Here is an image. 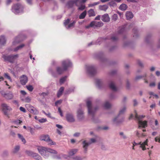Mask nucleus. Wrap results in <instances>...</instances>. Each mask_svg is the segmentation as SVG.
<instances>
[{"label":"nucleus","instance_id":"51","mask_svg":"<svg viewBox=\"0 0 160 160\" xmlns=\"http://www.w3.org/2000/svg\"><path fill=\"white\" fill-rule=\"evenodd\" d=\"M9 49L10 51H13L14 52H16L19 49H20V48H19V46H18L16 47L15 48H14L13 49H11L10 48H9Z\"/></svg>","mask_w":160,"mask_h":160},{"label":"nucleus","instance_id":"58","mask_svg":"<svg viewBox=\"0 0 160 160\" xmlns=\"http://www.w3.org/2000/svg\"><path fill=\"white\" fill-rule=\"evenodd\" d=\"M38 121L40 123H43L46 122L47 121V120L46 118H42L39 119Z\"/></svg>","mask_w":160,"mask_h":160},{"label":"nucleus","instance_id":"39","mask_svg":"<svg viewBox=\"0 0 160 160\" xmlns=\"http://www.w3.org/2000/svg\"><path fill=\"white\" fill-rule=\"evenodd\" d=\"M52 157L53 158L57 159H60L62 158L61 154H60L59 155H55L52 156Z\"/></svg>","mask_w":160,"mask_h":160},{"label":"nucleus","instance_id":"33","mask_svg":"<svg viewBox=\"0 0 160 160\" xmlns=\"http://www.w3.org/2000/svg\"><path fill=\"white\" fill-rule=\"evenodd\" d=\"M108 8V6L107 5H104L99 6V9L101 10L106 11Z\"/></svg>","mask_w":160,"mask_h":160},{"label":"nucleus","instance_id":"11","mask_svg":"<svg viewBox=\"0 0 160 160\" xmlns=\"http://www.w3.org/2000/svg\"><path fill=\"white\" fill-rule=\"evenodd\" d=\"M96 141V139L94 138H92L90 139V142L87 140H84L83 142V147L85 152L87 151V148L88 147L91 143L95 142Z\"/></svg>","mask_w":160,"mask_h":160},{"label":"nucleus","instance_id":"61","mask_svg":"<svg viewBox=\"0 0 160 160\" xmlns=\"http://www.w3.org/2000/svg\"><path fill=\"white\" fill-rule=\"evenodd\" d=\"M28 105L29 106V107L28 109V110L30 112L32 111V110H33V108H34V107L29 105Z\"/></svg>","mask_w":160,"mask_h":160},{"label":"nucleus","instance_id":"34","mask_svg":"<svg viewBox=\"0 0 160 160\" xmlns=\"http://www.w3.org/2000/svg\"><path fill=\"white\" fill-rule=\"evenodd\" d=\"M106 38H100L97 41L96 43L97 44H100L102 42L104 41Z\"/></svg>","mask_w":160,"mask_h":160},{"label":"nucleus","instance_id":"46","mask_svg":"<svg viewBox=\"0 0 160 160\" xmlns=\"http://www.w3.org/2000/svg\"><path fill=\"white\" fill-rule=\"evenodd\" d=\"M28 130L32 134H33L34 133V131L33 128L30 127L28 126L27 127Z\"/></svg>","mask_w":160,"mask_h":160},{"label":"nucleus","instance_id":"4","mask_svg":"<svg viewBox=\"0 0 160 160\" xmlns=\"http://www.w3.org/2000/svg\"><path fill=\"white\" fill-rule=\"evenodd\" d=\"M135 118L138 120V124L139 128L142 127L145 128L147 127V122L146 121H142V118L145 117V115L138 116L137 113L135 112Z\"/></svg>","mask_w":160,"mask_h":160},{"label":"nucleus","instance_id":"28","mask_svg":"<svg viewBox=\"0 0 160 160\" xmlns=\"http://www.w3.org/2000/svg\"><path fill=\"white\" fill-rule=\"evenodd\" d=\"M64 90V88L63 87H62L60 88L57 93L58 97H60L62 95V93L63 92Z\"/></svg>","mask_w":160,"mask_h":160},{"label":"nucleus","instance_id":"25","mask_svg":"<svg viewBox=\"0 0 160 160\" xmlns=\"http://www.w3.org/2000/svg\"><path fill=\"white\" fill-rule=\"evenodd\" d=\"M109 87L113 91H116L117 88H116L114 83L112 82H111L109 84Z\"/></svg>","mask_w":160,"mask_h":160},{"label":"nucleus","instance_id":"38","mask_svg":"<svg viewBox=\"0 0 160 160\" xmlns=\"http://www.w3.org/2000/svg\"><path fill=\"white\" fill-rule=\"evenodd\" d=\"M33 157H34L35 159L37 160H42L41 157L39 156L37 153H35L33 155Z\"/></svg>","mask_w":160,"mask_h":160},{"label":"nucleus","instance_id":"7","mask_svg":"<svg viewBox=\"0 0 160 160\" xmlns=\"http://www.w3.org/2000/svg\"><path fill=\"white\" fill-rule=\"evenodd\" d=\"M40 139L41 140L45 141L48 143L49 144L51 145H55L56 143L53 142L51 140L48 135H41L40 137Z\"/></svg>","mask_w":160,"mask_h":160},{"label":"nucleus","instance_id":"19","mask_svg":"<svg viewBox=\"0 0 160 160\" xmlns=\"http://www.w3.org/2000/svg\"><path fill=\"white\" fill-rule=\"evenodd\" d=\"M102 20L104 22H108L110 21V18L108 14H105L102 15L101 18Z\"/></svg>","mask_w":160,"mask_h":160},{"label":"nucleus","instance_id":"42","mask_svg":"<svg viewBox=\"0 0 160 160\" xmlns=\"http://www.w3.org/2000/svg\"><path fill=\"white\" fill-rule=\"evenodd\" d=\"M82 3L79 4V3H78V6L79 7L78 9L79 10H83L85 9V6L83 5H82Z\"/></svg>","mask_w":160,"mask_h":160},{"label":"nucleus","instance_id":"20","mask_svg":"<svg viewBox=\"0 0 160 160\" xmlns=\"http://www.w3.org/2000/svg\"><path fill=\"white\" fill-rule=\"evenodd\" d=\"M78 150L76 149H71L68 152L69 156H72L75 155L77 152Z\"/></svg>","mask_w":160,"mask_h":160},{"label":"nucleus","instance_id":"52","mask_svg":"<svg viewBox=\"0 0 160 160\" xmlns=\"http://www.w3.org/2000/svg\"><path fill=\"white\" fill-rule=\"evenodd\" d=\"M74 88H69L68 90H67L66 91V94H69L72 92H73L74 91Z\"/></svg>","mask_w":160,"mask_h":160},{"label":"nucleus","instance_id":"23","mask_svg":"<svg viewBox=\"0 0 160 160\" xmlns=\"http://www.w3.org/2000/svg\"><path fill=\"white\" fill-rule=\"evenodd\" d=\"M21 99L22 101L26 102L29 103L31 101V99L28 97L24 98L23 96H21Z\"/></svg>","mask_w":160,"mask_h":160},{"label":"nucleus","instance_id":"16","mask_svg":"<svg viewBox=\"0 0 160 160\" xmlns=\"http://www.w3.org/2000/svg\"><path fill=\"white\" fill-rule=\"evenodd\" d=\"M66 118L67 121L69 122H72L75 121L73 116L71 113H67L66 115Z\"/></svg>","mask_w":160,"mask_h":160},{"label":"nucleus","instance_id":"57","mask_svg":"<svg viewBox=\"0 0 160 160\" xmlns=\"http://www.w3.org/2000/svg\"><path fill=\"white\" fill-rule=\"evenodd\" d=\"M62 101V100H59L57 101L55 103V105L56 106H58V105L61 104Z\"/></svg>","mask_w":160,"mask_h":160},{"label":"nucleus","instance_id":"36","mask_svg":"<svg viewBox=\"0 0 160 160\" xmlns=\"http://www.w3.org/2000/svg\"><path fill=\"white\" fill-rule=\"evenodd\" d=\"M104 107L105 109H109L111 107V105L107 101L105 102Z\"/></svg>","mask_w":160,"mask_h":160},{"label":"nucleus","instance_id":"9","mask_svg":"<svg viewBox=\"0 0 160 160\" xmlns=\"http://www.w3.org/2000/svg\"><path fill=\"white\" fill-rule=\"evenodd\" d=\"M24 36L23 35H19L13 40L12 42V46H15L20 42L23 40Z\"/></svg>","mask_w":160,"mask_h":160},{"label":"nucleus","instance_id":"5","mask_svg":"<svg viewBox=\"0 0 160 160\" xmlns=\"http://www.w3.org/2000/svg\"><path fill=\"white\" fill-rule=\"evenodd\" d=\"M87 73L90 76H92L96 73V69L94 65H90L86 66Z\"/></svg>","mask_w":160,"mask_h":160},{"label":"nucleus","instance_id":"13","mask_svg":"<svg viewBox=\"0 0 160 160\" xmlns=\"http://www.w3.org/2000/svg\"><path fill=\"white\" fill-rule=\"evenodd\" d=\"M2 109L4 114L7 116H8V111H10L12 110V108L8 106L6 104L3 103L1 104Z\"/></svg>","mask_w":160,"mask_h":160},{"label":"nucleus","instance_id":"56","mask_svg":"<svg viewBox=\"0 0 160 160\" xmlns=\"http://www.w3.org/2000/svg\"><path fill=\"white\" fill-rule=\"evenodd\" d=\"M27 153L29 156H31L32 157H33V155L35 153H34L33 152L30 151H26Z\"/></svg>","mask_w":160,"mask_h":160},{"label":"nucleus","instance_id":"31","mask_svg":"<svg viewBox=\"0 0 160 160\" xmlns=\"http://www.w3.org/2000/svg\"><path fill=\"white\" fill-rule=\"evenodd\" d=\"M127 8V5L126 4L124 3L122 4L119 7V9L122 11L125 10Z\"/></svg>","mask_w":160,"mask_h":160},{"label":"nucleus","instance_id":"26","mask_svg":"<svg viewBox=\"0 0 160 160\" xmlns=\"http://www.w3.org/2000/svg\"><path fill=\"white\" fill-rule=\"evenodd\" d=\"M74 4H76V1H69L67 3L66 6L68 8H72Z\"/></svg>","mask_w":160,"mask_h":160},{"label":"nucleus","instance_id":"2","mask_svg":"<svg viewBox=\"0 0 160 160\" xmlns=\"http://www.w3.org/2000/svg\"><path fill=\"white\" fill-rule=\"evenodd\" d=\"M86 105L88 114L90 115L93 116L96 111L98 109V107L92 105L90 100L87 101Z\"/></svg>","mask_w":160,"mask_h":160},{"label":"nucleus","instance_id":"1","mask_svg":"<svg viewBox=\"0 0 160 160\" xmlns=\"http://www.w3.org/2000/svg\"><path fill=\"white\" fill-rule=\"evenodd\" d=\"M37 149L39 153L45 158L48 157L49 156V152L56 154L57 153V151L45 147H38Z\"/></svg>","mask_w":160,"mask_h":160},{"label":"nucleus","instance_id":"54","mask_svg":"<svg viewBox=\"0 0 160 160\" xmlns=\"http://www.w3.org/2000/svg\"><path fill=\"white\" fill-rule=\"evenodd\" d=\"M26 87L27 89L30 91H32L33 90V88L32 85L27 86Z\"/></svg>","mask_w":160,"mask_h":160},{"label":"nucleus","instance_id":"18","mask_svg":"<svg viewBox=\"0 0 160 160\" xmlns=\"http://www.w3.org/2000/svg\"><path fill=\"white\" fill-rule=\"evenodd\" d=\"M77 117L80 120H82L84 117L83 111L81 109H78L77 111Z\"/></svg>","mask_w":160,"mask_h":160},{"label":"nucleus","instance_id":"14","mask_svg":"<svg viewBox=\"0 0 160 160\" xmlns=\"http://www.w3.org/2000/svg\"><path fill=\"white\" fill-rule=\"evenodd\" d=\"M103 23L101 21L97 22L95 21L92 22L87 27L88 28L89 27H100L103 25Z\"/></svg>","mask_w":160,"mask_h":160},{"label":"nucleus","instance_id":"24","mask_svg":"<svg viewBox=\"0 0 160 160\" xmlns=\"http://www.w3.org/2000/svg\"><path fill=\"white\" fill-rule=\"evenodd\" d=\"M126 16L127 19L128 20H129L133 17V15L132 12L128 11L126 12Z\"/></svg>","mask_w":160,"mask_h":160},{"label":"nucleus","instance_id":"41","mask_svg":"<svg viewBox=\"0 0 160 160\" xmlns=\"http://www.w3.org/2000/svg\"><path fill=\"white\" fill-rule=\"evenodd\" d=\"M102 81L101 80L97 79L96 80V84L97 86L99 88L101 86Z\"/></svg>","mask_w":160,"mask_h":160},{"label":"nucleus","instance_id":"3","mask_svg":"<svg viewBox=\"0 0 160 160\" xmlns=\"http://www.w3.org/2000/svg\"><path fill=\"white\" fill-rule=\"evenodd\" d=\"M24 7L20 3H17L13 5L12 8V11L16 14H20L24 12Z\"/></svg>","mask_w":160,"mask_h":160},{"label":"nucleus","instance_id":"27","mask_svg":"<svg viewBox=\"0 0 160 160\" xmlns=\"http://www.w3.org/2000/svg\"><path fill=\"white\" fill-rule=\"evenodd\" d=\"M3 58L4 61L5 62H10V55H7L5 54H3L2 57Z\"/></svg>","mask_w":160,"mask_h":160},{"label":"nucleus","instance_id":"15","mask_svg":"<svg viewBox=\"0 0 160 160\" xmlns=\"http://www.w3.org/2000/svg\"><path fill=\"white\" fill-rule=\"evenodd\" d=\"M126 110V108L125 107H124L122 108H121L119 111V112L118 115V117H116L113 119V121L114 122H116V124L118 123L119 122H118L117 121V118L120 115L123 114L125 112Z\"/></svg>","mask_w":160,"mask_h":160},{"label":"nucleus","instance_id":"35","mask_svg":"<svg viewBox=\"0 0 160 160\" xmlns=\"http://www.w3.org/2000/svg\"><path fill=\"white\" fill-rule=\"evenodd\" d=\"M87 14V12L86 11H84L79 16V18L80 19H83L84 18Z\"/></svg>","mask_w":160,"mask_h":160},{"label":"nucleus","instance_id":"6","mask_svg":"<svg viewBox=\"0 0 160 160\" xmlns=\"http://www.w3.org/2000/svg\"><path fill=\"white\" fill-rule=\"evenodd\" d=\"M70 19L68 18L65 20L64 22V25L65 28L67 29H69L74 27L76 22L75 21H73L72 22L70 23Z\"/></svg>","mask_w":160,"mask_h":160},{"label":"nucleus","instance_id":"21","mask_svg":"<svg viewBox=\"0 0 160 160\" xmlns=\"http://www.w3.org/2000/svg\"><path fill=\"white\" fill-rule=\"evenodd\" d=\"M18 57V54L15 55H11L10 58V62L13 63L15 60Z\"/></svg>","mask_w":160,"mask_h":160},{"label":"nucleus","instance_id":"47","mask_svg":"<svg viewBox=\"0 0 160 160\" xmlns=\"http://www.w3.org/2000/svg\"><path fill=\"white\" fill-rule=\"evenodd\" d=\"M100 3V2H94L92 3H91L89 4H88V7H92L96 5H98Z\"/></svg>","mask_w":160,"mask_h":160},{"label":"nucleus","instance_id":"10","mask_svg":"<svg viewBox=\"0 0 160 160\" xmlns=\"http://www.w3.org/2000/svg\"><path fill=\"white\" fill-rule=\"evenodd\" d=\"M148 139L144 141V142L142 143L141 142L137 143H136L135 141H133L132 142V148L133 150H135L134 147L136 145H140V147L143 150H145L146 149L145 148V146L147 145Z\"/></svg>","mask_w":160,"mask_h":160},{"label":"nucleus","instance_id":"32","mask_svg":"<svg viewBox=\"0 0 160 160\" xmlns=\"http://www.w3.org/2000/svg\"><path fill=\"white\" fill-rule=\"evenodd\" d=\"M89 17L94 16L95 15L94 11L92 9H90L88 11Z\"/></svg>","mask_w":160,"mask_h":160},{"label":"nucleus","instance_id":"22","mask_svg":"<svg viewBox=\"0 0 160 160\" xmlns=\"http://www.w3.org/2000/svg\"><path fill=\"white\" fill-rule=\"evenodd\" d=\"M66 71V70H64V68H62L61 67H58L56 68L57 72L58 74H62L64 71Z\"/></svg>","mask_w":160,"mask_h":160},{"label":"nucleus","instance_id":"17","mask_svg":"<svg viewBox=\"0 0 160 160\" xmlns=\"http://www.w3.org/2000/svg\"><path fill=\"white\" fill-rule=\"evenodd\" d=\"M28 81V78L26 75H23L20 77V81L22 85H25L27 82Z\"/></svg>","mask_w":160,"mask_h":160},{"label":"nucleus","instance_id":"63","mask_svg":"<svg viewBox=\"0 0 160 160\" xmlns=\"http://www.w3.org/2000/svg\"><path fill=\"white\" fill-rule=\"evenodd\" d=\"M58 112L59 113L61 116V117H62L63 116V114H62V112L60 108L59 107L58 108Z\"/></svg>","mask_w":160,"mask_h":160},{"label":"nucleus","instance_id":"49","mask_svg":"<svg viewBox=\"0 0 160 160\" xmlns=\"http://www.w3.org/2000/svg\"><path fill=\"white\" fill-rule=\"evenodd\" d=\"M48 71H49V72L50 73L53 77H57V75L54 72H53L52 69L51 68H50L49 69Z\"/></svg>","mask_w":160,"mask_h":160},{"label":"nucleus","instance_id":"37","mask_svg":"<svg viewBox=\"0 0 160 160\" xmlns=\"http://www.w3.org/2000/svg\"><path fill=\"white\" fill-rule=\"evenodd\" d=\"M119 134L121 138L123 139H126L127 138V137L122 132H120L119 133Z\"/></svg>","mask_w":160,"mask_h":160},{"label":"nucleus","instance_id":"62","mask_svg":"<svg viewBox=\"0 0 160 160\" xmlns=\"http://www.w3.org/2000/svg\"><path fill=\"white\" fill-rule=\"evenodd\" d=\"M109 4L110 6H114L116 5L115 3L113 1H111L109 3Z\"/></svg>","mask_w":160,"mask_h":160},{"label":"nucleus","instance_id":"50","mask_svg":"<svg viewBox=\"0 0 160 160\" xmlns=\"http://www.w3.org/2000/svg\"><path fill=\"white\" fill-rule=\"evenodd\" d=\"M19 148L20 147L19 146H16L14 148V150H13V152L14 153H16L18 151V150L19 149Z\"/></svg>","mask_w":160,"mask_h":160},{"label":"nucleus","instance_id":"44","mask_svg":"<svg viewBox=\"0 0 160 160\" xmlns=\"http://www.w3.org/2000/svg\"><path fill=\"white\" fill-rule=\"evenodd\" d=\"M74 160H82L83 158L81 156H75L72 158Z\"/></svg>","mask_w":160,"mask_h":160},{"label":"nucleus","instance_id":"45","mask_svg":"<svg viewBox=\"0 0 160 160\" xmlns=\"http://www.w3.org/2000/svg\"><path fill=\"white\" fill-rule=\"evenodd\" d=\"M30 112L34 114H37L39 113V112L36 108H34L33 110H32V111Z\"/></svg>","mask_w":160,"mask_h":160},{"label":"nucleus","instance_id":"43","mask_svg":"<svg viewBox=\"0 0 160 160\" xmlns=\"http://www.w3.org/2000/svg\"><path fill=\"white\" fill-rule=\"evenodd\" d=\"M18 136L19 138L22 140V142L24 143H26V140L20 134H18Z\"/></svg>","mask_w":160,"mask_h":160},{"label":"nucleus","instance_id":"29","mask_svg":"<svg viewBox=\"0 0 160 160\" xmlns=\"http://www.w3.org/2000/svg\"><path fill=\"white\" fill-rule=\"evenodd\" d=\"M6 39L5 37L2 36L0 37V44H4L6 43Z\"/></svg>","mask_w":160,"mask_h":160},{"label":"nucleus","instance_id":"53","mask_svg":"<svg viewBox=\"0 0 160 160\" xmlns=\"http://www.w3.org/2000/svg\"><path fill=\"white\" fill-rule=\"evenodd\" d=\"M4 77L8 79L9 80H10V81L11 82H12V80L11 78V77L10 76L8 75V74L7 73H5L4 74Z\"/></svg>","mask_w":160,"mask_h":160},{"label":"nucleus","instance_id":"55","mask_svg":"<svg viewBox=\"0 0 160 160\" xmlns=\"http://www.w3.org/2000/svg\"><path fill=\"white\" fill-rule=\"evenodd\" d=\"M42 112L44 113L48 117L50 118H52V117L51 116V113L48 112L47 113H46L44 111H42Z\"/></svg>","mask_w":160,"mask_h":160},{"label":"nucleus","instance_id":"48","mask_svg":"<svg viewBox=\"0 0 160 160\" xmlns=\"http://www.w3.org/2000/svg\"><path fill=\"white\" fill-rule=\"evenodd\" d=\"M94 57L96 58L101 59L102 58V55L101 53H99L95 55Z\"/></svg>","mask_w":160,"mask_h":160},{"label":"nucleus","instance_id":"60","mask_svg":"<svg viewBox=\"0 0 160 160\" xmlns=\"http://www.w3.org/2000/svg\"><path fill=\"white\" fill-rule=\"evenodd\" d=\"M124 30V28H121L118 32V34H120L122 33L123 32Z\"/></svg>","mask_w":160,"mask_h":160},{"label":"nucleus","instance_id":"8","mask_svg":"<svg viewBox=\"0 0 160 160\" xmlns=\"http://www.w3.org/2000/svg\"><path fill=\"white\" fill-rule=\"evenodd\" d=\"M0 93L2 96L7 99H12L14 97L13 93L11 92H6L3 91H2L0 92Z\"/></svg>","mask_w":160,"mask_h":160},{"label":"nucleus","instance_id":"40","mask_svg":"<svg viewBox=\"0 0 160 160\" xmlns=\"http://www.w3.org/2000/svg\"><path fill=\"white\" fill-rule=\"evenodd\" d=\"M87 0H76V5L77 6H78V3H79V4H81L82 3L85 2Z\"/></svg>","mask_w":160,"mask_h":160},{"label":"nucleus","instance_id":"64","mask_svg":"<svg viewBox=\"0 0 160 160\" xmlns=\"http://www.w3.org/2000/svg\"><path fill=\"white\" fill-rule=\"evenodd\" d=\"M20 110L21 111L23 112H26V110L23 107H20Z\"/></svg>","mask_w":160,"mask_h":160},{"label":"nucleus","instance_id":"59","mask_svg":"<svg viewBox=\"0 0 160 160\" xmlns=\"http://www.w3.org/2000/svg\"><path fill=\"white\" fill-rule=\"evenodd\" d=\"M118 18V15L117 14H114L112 17V19L116 21Z\"/></svg>","mask_w":160,"mask_h":160},{"label":"nucleus","instance_id":"12","mask_svg":"<svg viewBox=\"0 0 160 160\" xmlns=\"http://www.w3.org/2000/svg\"><path fill=\"white\" fill-rule=\"evenodd\" d=\"M62 63L63 68H64V70H66L72 66V62L69 59L63 60L62 62Z\"/></svg>","mask_w":160,"mask_h":160},{"label":"nucleus","instance_id":"30","mask_svg":"<svg viewBox=\"0 0 160 160\" xmlns=\"http://www.w3.org/2000/svg\"><path fill=\"white\" fill-rule=\"evenodd\" d=\"M67 77V76H65L61 78L60 79L59 82L61 85H62L66 81Z\"/></svg>","mask_w":160,"mask_h":160}]
</instances>
